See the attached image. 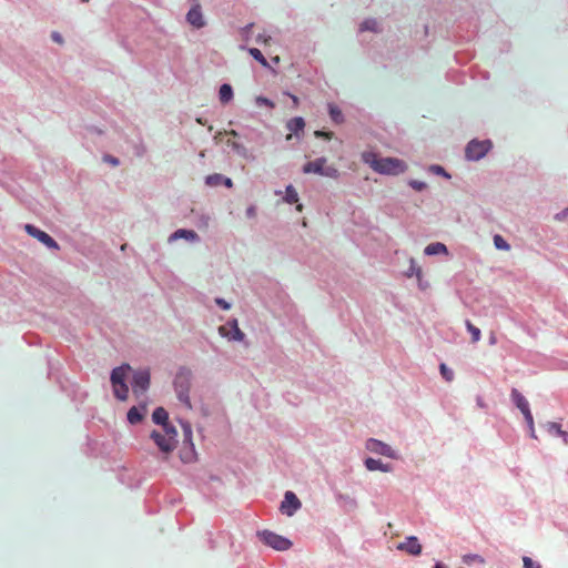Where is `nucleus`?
Listing matches in <instances>:
<instances>
[{"mask_svg": "<svg viewBox=\"0 0 568 568\" xmlns=\"http://www.w3.org/2000/svg\"><path fill=\"white\" fill-rule=\"evenodd\" d=\"M364 163L369 165L375 172L386 175H398L407 169L403 160L396 158H381L374 152H364L362 154Z\"/></svg>", "mask_w": 568, "mask_h": 568, "instance_id": "obj_1", "label": "nucleus"}, {"mask_svg": "<svg viewBox=\"0 0 568 568\" xmlns=\"http://www.w3.org/2000/svg\"><path fill=\"white\" fill-rule=\"evenodd\" d=\"M176 437L178 432L172 425H165V428H162V430H153L151 433V438L163 454L164 459L175 449L178 445Z\"/></svg>", "mask_w": 568, "mask_h": 568, "instance_id": "obj_2", "label": "nucleus"}, {"mask_svg": "<svg viewBox=\"0 0 568 568\" xmlns=\"http://www.w3.org/2000/svg\"><path fill=\"white\" fill-rule=\"evenodd\" d=\"M192 373L190 369L182 368L178 372L174 378V389L180 402H182L186 408L191 409V399L189 396L191 388Z\"/></svg>", "mask_w": 568, "mask_h": 568, "instance_id": "obj_3", "label": "nucleus"}, {"mask_svg": "<svg viewBox=\"0 0 568 568\" xmlns=\"http://www.w3.org/2000/svg\"><path fill=\"white\" fill-rule=\"evenodd\" d=\"M129 371H131V367L130 365L125 364L114 368L111 374V382L114 388V395L120 400H125L128 398L129 388L124 381Z\"/></svg>", "mask_w": 568, "mask_h": 568, "instance_id": "obj_4", "label": "nucleus"}, {"mask_svg": "<svg viewBox=\"0 0 568 568\" xmlns=\"http://www.w3.org/2000/svg\"><path fill=\"white\" fill-rule=\"evenodd\" d=\"M491 149L490 140H471L465 149V156L469 161H479Z\"/></svg>", "mask_w": 568, "mask_h": 568, "instance_id": "obj_5", "label": "nucleus"}, {"mask_svg": "<svg viewBox=\"0 0 568 568\" xmlns=\"http://www.w3.org/2000/svg\"><path fill=\"white\" fill-rule=\"evenodd\" d=\"M258 537L265 545L272 547L275 550H287L292 546V542L287 538L280 536L273 531L264 530L262 532H258Z\"/></svg>", "mask_w": 568, "mask_h": 568, "instance_id": "obj_6", "label": "nucleus"}, {"mask_svg": "<svg viewBox=\"0 0 568 568\" xmlns=\"http://www.w3.org/2000/svg\"><path fill=\"white\" fill-rule=\"evenodd\" d=\"M326 159L320 158L315 161H310L303 166V172L305 174L315 173L324 176L334 178L336 176V169L326 166Z\"/></svg>", "mask_w": 568, "mask_h": 568, "instance_id": "obj_7", "label": "nucleus"}, {"mask_svg": "<svg viewBox=\"0 0 568 568\" xmlns=\"http://www.w3.org/2000/svg\"><path fill=\"white\" fill-rule=\"evenodd\" d=\"M366 449L373 454L386 456L392 459L398 458V453L394 450L389 445L375 438H369L366 442Z\"/></svg>", "mask_w": 568, "mask_h": 568, "instance_id": "obj_8", "label": "nucleus"}, {"mask_svg": "<svg viewBox=\"0 0 568 568\" xmlns=\"http://www.w3.org/2000/svg\"><path fill=\"white\" fill-rule=\"evenodd\" d=\"M150 386V372L149 369H140L134 372L132 381V390L139 396L146 392Z\"/></svg>", "mask_w": 568, "mask_h": 568, "instance_id": "obj_9", "label": "nucleus"}, {"mask_svg": "<svg viewBox=\"0 0 568 568\" xmlns=\"http://www.w3.org/2000/svg\"><path fill=\"white\" fill-rule=\"evenodd\" d=\"M24 230L29 235L43 243L47 247L59 250L58 243L48 233L37 229L31 224H26Z\"/></svg>", "mask_w": 568, "mask_h": 568, "instance_id": "obj_10", "label": "nucleus"}, {"mask_svg": "<svg viewBox=\"0 0 568 568\" xmlns=\"http://www.w3.org/2000/svg\"><path fill=\"white\" fill-rule=\"evenodd\" d=\"M302 504L300 499L293 491H286L284 495V499L281 503V511L287 516H293L300 508Z\"/></svg>", "mask_w": 568, "mask_h": 568, "instance_id": "obj_11", "label": "nucleus"}, {"mask_svg": "<svg viewBox=\"0 0 568 568\" xmlns=\"http://www.w3.org/2000/svg\"><path fill=\"white\" fill-rule=\"evenodd\" d=\"M219 332L222 336L232 341H243L244 333L240 329L236 320L230 322L227 325L220 326Z\"/></svg>", "mask_w": 568, "mask_h": 568, "instance_id": "obj_12", "label": "nucleus"}, {"mask_svg": "<svg viewBox=\"0 0 568 568\" xmlns=\"http://www.w3.org/2000/svg\"><path fill=\"white\" fill-rule=\"evenodd\" d=\"M399 550H404L410 555L417 556L422 552V545L419 544L417 537L409 536L405 539V541L398 545Z\"/></svg>", "mask_w": 568, "mask_h": 568, "instance_id": "obj_13", "label": "nucleus"}, {"mask_svg": "<svg viewBox=\"0 0 568 568\" xmlns=\"http://www.w3.org/2000/svg\"><path fill=\"white\" fill-rule=\"evenodd\" d=\"M364 465L371 471L381 470L383 473H390L393 470V465L385 464L379 459H374L371 457L365 458Z\"/></svg>", "mask_w": 568, "mask_h": 568, "instance_id": "obj_14", "label": "nucleus"}, {"mask_svg": "<svg viewBox=\"0 0 568 568\" xmlns=\"http://www.w3.org/2000/svg\"><path fill=\"white\" fill-rule=\"evenodd\" d=\"M510 398L514 405L521 412L530 409L527 398L517 389L513 388L510 392Z\"/></svg>", "mask_w": 568, "mask_h": 568, "instance_id": "obj_15", "label": "nucleus"}, {"mask_svg": "<svg viewBox=\"0 0 568 568\" xmlns=\"http://www.w3.org/2000/svg\"><path fill=\"white\" fill-rule=\"evenodd\" d=\"M382 26H381V22L375 19V18H369V19H366L364 20L361 24H359V31H372V32H375V33H378V32H382Z\"/></svg>", "mask_w": 568, "mask_h": 568, "instance_id": "obj_16", "label": "nucleus"}, {"mask_svg": "<svg viewBox=\"0 0 568 568\" xmlns=\"http://www.w3.org/2000/svg\"><path fill=\"white\" fill-rule=\"evenodd\" d=\"M545 427L550 435L562 437L564 442L568 443V433L562 430L559 424L548 422Z\"/></svg>", "mask_w": 568, "mask_h": 568, "instance_id": "obj_17", "label": "nucleus"}, {"mask_svg": "<svg viewBox=\"0 0 568 568\" xmlns=\"http://www.w3.org/2000/svg\"><path fill=\"white\" fill-rule=\"evenodd\" d=\"M152 419L155 424H159L162 426V428H165V425H170L168 423L169 414L163 407H158L153 414Z\"/></svg>", "mask_w": 568, "mask_h": 568, "instance_id": "obj_18", "label": "nucleus"}, {"mask_svg": "<svg viewBox=\"0 0 568 568\" xmlns=\"http://www.w3.org/2000/svg\"><path fill=\"white\" fill-rule=\"evenodd\" d=\"M424 253L429 256L438 255V254H447V247L445 244H443L440 242H434V243L428 244L425 247Z\"/></svg>", "mask_w": 568, "mask_h": 568, "instance_id": "obj_19", "label": "nucleus"}, {"mask_svg": "<svg viewBox=\"0 0 568 568\" xmlns=\"http://www.w3.org/2000/svg\"><path fill=\"white\" fill-rule=\"evenodd\" d=\"M179 239H185L190 241H195L199 239L197 234L192 230H184L180 229L175 231L171 236L170 241L179 240Z\"/></svg>", "mask_w": 568, "mask_h": 568, "instance_id": "obj_20", "label": "nucleus"}, {"mask_svg": "<svg viewBox=\"0 0 568 568\" xmlns=\"http://www.w3.org/2000/svg\"><path fill=\"white\" fill-rule=\"evenodd\" d=\"M145 410H146L145 406H142L141 408L131 407L128 412V420L131 424L140 423L143 419Z\"/></svg>", "mask_w": 568, "mask_h": 568, "instance_id": "obj_21", "label": "nucleus"}, {"mask_svg": "<svg viewBox=\"0 0 568 568\" xmlns=\"http://www.w3.org/2000/svg\"><path fill=\"white\" fill-rule=\"evenodd\" d=\"M286 128L294 134H298L300 132H303L304 128H305V121L303 118L301 116H296V118H293L291 119L287 124H286Z\"/></svg>", "mask_w": 568, "mask_h": 568, "instance_id": "obj_22", "label": "nucleus"}, {"mask_svg": "<svg viewBox=\"0 0 568 568\" xmlns=\"http://www.w3.org/2000/svg\"><path fill=\"white\" fill-rule=\"evenodd\" d=\"M233 98V89L230 84L224 83L220 87L219 91V99L221 103L226 104L229 103Z\"/></svg>", "mask_w": 568, "mask_h": 568, "instance_id": "obj_23", "label": "nucleus"}, {"mask_svg": "<svg viewBox=\"0 0 568 568\" xmlns=\"http://www.w3.org/2000/svg\"><path fill=\"white\" fill-rule=\"evenodd\" d=\"M465 325H466L467 331L471 335V342L477 343L481 337L480 329L477 326H475L469 320H466Z\"/></svg>", "mask_w": 568, "mask_h": 568, "instance_id": "obj_24", "label": "nucleus"}, {"mask_svg": "<svg viewBox=\"0 0 568 568\" xmlns=\"http://www.w3.org/2000/svg\"><path fill=\"white\" fill-rule=\"evenodd\" d=\"M284 201L288 204L297 203L298 194L293 185L286 186Z\"/></svg>", "mask_w": 568, "mask_h": 568, "instance_id": "obj_25", "label": "nucleus"}, {"mask_svg": "<svg viewBox=\"0 0 568 568\" xmlns=\"http://www.w3.org/2000/svg\"><path fill=\"white\" fill-rule=\"evenodd\" d=\"M328 112H329V116L331 119L335 122V123H341L343 122V114H342V111L335 105V104H332L329 103L328 104Z\"/></svg>", "mask_w": 568, "mask_h": 568, "instance_id": "obj_26", "label": "nucleus"}, {"mask_svg": "<svg viewBox=\"0 0 568 568\" xmlns=\"http://www.w3.org/2000/svg\"><path fill=\"white\" fill-rule=\"evenodd\" d=\"M462 560L467 566H471L474 562H479V564H484L485 562L484 558L481 556L477 555V554L464 555Z\"/></svg>", "mask_w": 568, "mask_h": 568, "instance_id": "obj_27", "label": "nucleus"}, {"mask_svg": "<svg viewBox=\"0 0 568 568\" xmlns=\"http://www.w3.org/2000/svg\"><path fill=\"white\" fill-rule=\"evenodd\" d=\"M250 54L256 60L258 61L263 67H268V62L266 61V59L264 58V55L262 54V52L256 49V48H251L248 50Z\"/></svg>", "mask_w": 568, "mask_h": 568, "instance_id": "obj_28", "label": "nucleus"}, {"mask_svg": "<svg viewBox=\"0 0 568 568\" xmlns=\"http://www.w3.org/2000/svg\"><path fill=\"white\" fill-rule=\"evenodd\" d=\"M429 172L436 174V175H440V176H444L445 179H450V174L446 172V170L438 165V164H433L429 166Z\"/></svg>", "mask_w": 568, "mask_h": 568, "instance_id": "obj_29", "label": "nucleus"}, {"mask_svg": "<svg viewBox=\"0 0 568 568\" xmlns=\"http://www.w3.org/2000/svg\"><path fill=\"white\" fill-rule=\"evenodd\" d=\"M222 180H223V175H221L219 173H214V174L206 176L205 182L210 186H216L220 183H222Z\"/></svg>", "mask_w": 568, "mask_h": 568, "instance_id": "obj_30", "label": "nucleus"}, {"mask_svg": "<svg viewBox=\"0 0 568 568\" xmlns=\"http://www.w3.org/2000/svg\"><path fill=\"white\" fill-rule=\"evenodd\" d=\"M407 276H416L417 278L422 277V268L415 263L414 260H410V267L407 272Z\"/></svg>", "mask_w": 568, "mask_h": 568, "instance_id": "obj_31", "label": "nucleus"}, {"mask_svg": "<svg viewBox=\"0 0 568 568\" xmlns=\"http://www.w3.org/2000/svg\"><path fill=\"white\" fill-rule=\"evenodd\" d=\"M439 369H440V374L444 379H446L447 382L453 381V378H454L453 369L447 367L445 364H440Z\"/></svg>", "mask_w": 568, "mask_h": 568, "instance_id": "obj_32", "label": "nucleus"}, {"mask_svg": "<svg viewBox=\"0 0 568 568\" xmlns=\"http://www.w3.org/2000/svg\"><path fill=\"white\" fill-rule=\"evenodd\" d=\"M494 244L498 250H509L510 247L506 240H504L500 235L494 236Z\"/></svg>", "mask_w": 568, "mask_h": 568, "instance_id": "obj_33", "label": "nucleus"}, {"mask_svg": "<svg viewBox=\"0 0 568 568\" xmlns=\"http://www.w3.org/2000/svg\"><path fill=\"white\" fill-rule=\"evenodd\" d=\"M408 185L414 189L415 191H423L426 189L427 184L423 181L418 180H409Z\"/></svg>", "mask_w": 568, "mask_h": 568, "instance_id": "obj_34", "label": "nucleus"}, {"mask_svg": "<svg viewBox=\"0 0 568 568\" xmlns=\"http://www.w3.org/2000/svg\"><path fill=\"white\" fill-rule=\"evenodd\" d=\"M255 102L257 105H265L270 109H273L275 106L274 102L265 97H256Z\"/></svg>", "mask_w": 568, "mask_h": 568, "instance_id": "obj_35", "label": "nucleus"}, {"mask_svg": "<svg viewBox=\"0 0 568 568\" xmlns=\"http://www.w3.org/2000/svg\"><path fill=\"white\" fill-rule=\"evenodd\" d=\"M524 415V418H525V422L527 424V427L529 430H532V426H534V417H532V414H531V410L528 409L524 413H521Z\"/></svg>", "mask_w": 568, "mask_h": 568, "instance_id": "obj_36", "label": "nucleus"}, {"mask_svg": "<svg viewBox=\"0 0 568 568\" xmlns=\"http://www.w3.org/2000/svg\"><path fill=\"white\" fill-rule=\"evenodd\" d=\"M523 561L525 568H541V566L537 561H534L530 557L525 556Z\"/></svg>", "mask_w": 568, "mask_h": 568, "instance_id": "obj_37", "label": "nucleus"}, {"mask_svg": "<svg viewBox=\"0 0 568 568\" xmlns=\"http://www.w3.org/2000/svg\"><path fill=\"white\" fill-rule=\"evenodd\" d=\"M555 220L558 222H564L568 220V207L555 214Z\"/></svg>", "mask_w": 568, "mask_h": 568, "instance_id": "obj_38", "label": "nucleus"}, {"mask_svg": "<svg viewBox=\"0 0 568 568\" xmlns=\"http://www.w3.org/2000/svg\"><path fill=\"white\" fill-rule=\"evenodd\" d=\"M314 135L316 138H325L327 140H331L333 138V132H325V131H322V130H316L314 132Z\"/></svg>", "mask_w": 568, "mask_h": 568, "instance_id": "obj_39", "label": "nucleus"}, {"mask_svg": "<svg viewBox=\"0 0 568 568\" xmlns=\"http://www.w3.org/2000/svg\"><path fill=\"white\" fill-rule=\"evenodd\" d=\"M104 161L112 164L113 166H118L119 165V160L112 155H105L104 156Z\"/></svg>", "mask_w": 568, "mask_h": 568, "instance_id": "obj_40", "label": "nucleus"}, {"mask_svg": "<svg viewBox=\"0 0 568 568\" xmlns=\"http://www.w3.org/2000/svg\"><path fill=\"white\" fill-rule=\"evenodd\" d=\"M271 40V37H266L265 34H258L256 37V42L267 44Z\"/></svg>", "mask_w": 568, "mask_h": 568, "instance_id": "obj_41", "label": "nucleus"}, {"mask_svg": "<svg viewBox=\"0 0 568 568\" xmlns=\"http://www.w3.org/2000/svg\"><path fill=\"white\" fill-rule=\"evenodd\" d=\"M256 215V209L255 206L251 205L246 209V216L247 217H254Z\"/></svg>", "mask_w": 568, "mask_h": 568, "instance_id": "obj_42", "label": "nucleus"}, {"mask_svg": "<svg viewBox=\"0 0 568 568\" xmlns=\"http://www.w3.org/2000/svg\"><path fill=\"white\" fill-rule=\"evenodd\" d=\"M51 38L57 43L61 44L63 42L62 37H61V34L59 32H52Z\"/></svg>", "mask_w": 568, "mask_h": 568, "instance_id": "obj_43", "label": "nucleus"}, {"mask_svg": "<svg viewBox=\"0 0 568 568\" xmlns=\"http://www.w3.org/2000/svg\"><path fill=\"white\" fill-rule=\"evenodd\" d=\"M216 304L219 306H221L223 310H229L230 308V304L227 302H225L224 300H222V298H217L216 300Z\"/></svg>", "mask_w": 568, "mask_h": 568, "instance_id": "obj_44", "label": "nucleus"}, {"mask_svg": "<svg viewBox=\"0 0 568 568\" xmlns=\"http://www.w3.org/2000/svg\"><path fill=\"white\" fill-rule=\"evenodd\" d=\"M222 182L227 186L231 187L233 185L232 180L229 178H223Z\"/></svg>", "mask_w": 568, "mask_h": 568, "instance_id": "obj_45", "label": "nucleus"}, {"mask_svg": "<svg viewBox=\"0 0 568 568\" xmlns=\"http://www.w3.org/2000/svg\"><path fill=\"white\" fill-rule=\"evenodd\" d=\"M418 281H419V287H420L422 290H425L427 285H426L425 283H423V282H422V277H419V278H418Z\"/></svg>", "mask_w": 568, "mask_h": 568, "instance_id": "obj_46", "label": "nucleus"}, {"mask_svg": "<svg viewBox=\"0 0 568 568\" xmlns=\"http://www.w3.org/2000/svg\"><path fill=\"white\" fill-rule=\"evenodd\" d=\"M291 98H292L294 104L297 105L298 104V98L295 97V95H291Z\"/></svg>", "mask_w": 568, "mask_h": 568, "instance_id": "obj_47", "label": "nucleus"}, {"mask_svg": "<svg viewBox=\"0 0 568 568\" xmlns=\"http://www.w3.org/2000/svg\"><path fill=\"white\" fill-rule=\"evenodd\" d=\"M529 434L532 438H536L535 426H532V430H529Z\"/></svg>", "mask_w": 568, "mask_h": 568, "instance_id": "obj_48", "label": "nucleus"}, {"mask_svg": "<svg viewBox=\"0 0 568 568\" xmlns=\"http://www.w3.org/2000/svg\"><path fill=\"white\" fill-rule=\"evenodd\" d=\"M529 434L532 438H536L535 426H532V430H529Z\"/></svg>", "mask_w": 568, "mask_h": 568, "instance_id": "obj_49", "label": "nucleus"}, {"mask_svg": "<svg viewBox=\"0 0 568 568\" xmlns=\"http://www.w3.org/2000/svg\"><path fill=\"white\" fill-rule=\"evenodd\" d=\"M433 568H445V566L442 562H437Z\"/></svg>", "mask_w": 568, "mask_h": 568, "instance_id": "obj_50", "label": "nucleus"}, {"mask_svg": "<svg viewBox=\"0 0 568 568\" xmlns=\"http://www.w3.org/2000/svg\"><path fill=\"white\" fill-rule=\"evenodd\" d=\"M296 210H297L298 212H301V211L303 210V205H302V204H297Z\"/></svg>", "mask_w": 568, "mask_h": 568, "instance_id": "obj_51", "label": "nucleus"}, {"mask_svg": "<svg viewBox=\"0 0 568 568\" xmlns=\"http://www.w3.org/2000/svg\"><path fill=\"white\" fill-rule=\"evenodd\" d=\"M495 343V337H491L490 338V344H494Z\"/></svg>", "mask_w": 568, "mask_h": 568, "instance_id": "obj_52", "label": "nucleus"}, {"mask_svg": "<svg viewBox=\"0 0 568 568\" xmlns=\"http://www.w3.org/2000/svg\"><path fill=\"white\" fill-rule=\"evenodd\" d=\"M83 2H88V0H82Z\"/></svg>", "mask_w": 568, "mask_h": 568, "instance_id": "obj_53", "label": "nucleus"}]
</instances>
